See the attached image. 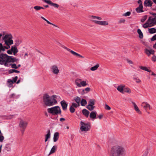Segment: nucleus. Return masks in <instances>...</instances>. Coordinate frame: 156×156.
Wrapping results in <instances>:
<instances>
[{"mask_svg":"<svg viewBox=\"0 0 156 156\" xmlns=\"http://www.w3.org/2000/svg\"><path fill=\"white\" fill-rule=\"evenodd\" d=\"M126 154L125 147L119 141L114 140L109 151V156H125Z\"/></svg>","mask_w":156,"mask_h":156,"instance_id":"nucleus-1","label":"nucleus"},{"mask_svg":"<svg viewBox=\"0 0 156 156\" xmlns=\"http://www.w3.org/2000/svg\"><path fill=\"white\" fill-rule=\"evenodd\" d=\"M18 60L12 56H9L6 54H1L0 55V64L4 65L6 66H10V63L16 62Z\"/></svg>","mask_w":156,"mask_h":156,"instance_id":"nucleus-2","label":"nucleus"},{"mask_svg":"<svg viewBox=\"0 0 156 156\" xmlns=\"http://www.w3.org/2000/svg\"><path fill=\"white\" fill-rule=\"evenodd\" d=\"M57 98V96L56 95H54L50 97L49 95L46 94L43 96V101L46 105L51 106L57 103L55 99Z\"/></svg>","mask_w":156,"mask_h":156,"instance_id":"nucleus-3","label":"nucleus"},{"mask_svg":"<svg viewBox=\"0 0 156 156\" xmlns=\"http://www.w3.org/2000/svg\"><path fill=\"white\" fill-rule=\"evenodd\" d=\"M156 25V17L149 16L146 22L142 25V27L146 28L152 27Z\"/></svg>","mask_w":156,"mask_h":156,"instance_id":"nucleus-4","label":"nucleus"},{"mask_svg":"<svg viewBox=\"0 0 156 156\" xmlns=\"http://www.w3.org/2000/svg\"><path fill=\"white\" fill-rule=\"evenodd\" d=\"M47 111L48 113L54 115L61 114V109L58 106L48 108L47 109Z\"/></svg>","mask_w":156,"mask_h":156,"instance_id":"nucleus-5","label":"nucleus"},{"mask_svg":"<svg viewBox=\"0 0 156 156\" xmlns=\"http://www.w3.org/2000/svg\"><path fill=\"white\" fill-rule=\"evenodd\" d=\"M12 36L10 34H7L3 37L2 39L6 45H11L13 44Z\"/></svg>","mask_w":156,"mask_h":156,"instance_id":"nucleus-6","label":"nucleus"},{"mask_svg":"<svg viewBox=\"0 0 156 156\" xmlns=\"http://www.w3.org/2000/svg\"><path fill=\"white\" fill-rule=\"evenodd\" d=\"M80 129L81 131L86 132L89 131L90 129V123L89 122L85 123L81 121Z\"/></svg>","mask_w":156,"mask_h":156,"instance_id":"nucleus-7","label":"nucleus"},{"mask_svg":"<svg viewBox=\"0 0 156 156\" xmlns=\"http://www.w3.org/2000/svg\"><path fill=\"white\" fill-rule=\"evenodd\" d=\"M28 123L27 122L22 119H20L19 123V126L21 129L22 134L23 133L24 130L27 126Z\"/></svg>","mask_w":156,"mask_h":156,"instance_id":"nucleus-8","label":"nucleus"},{"mask_svg":"<svg viewBox=\"0 0 156 156\" xmlns=\"http://www.w3.org/2000/svg\"><path fill=\"white\" fill-rule=\"evenodd\" d=\"M75 83L78 87H85L87 85L86 81H82L81 79L79 78L75 80Z\"/></svg>","mask_w":156,"mask_h":156,"instance_id":"nucleus-9","label":"nucleus"},{"mask_svg":"<svg viewBox=\"0 0 156 156\" xmlns=\"http://www.w3.org/2000/svg\"><path fill=\"white\" fill-rule=\"evenodd\" d=\"M51 72L55 75H58L60 71L58 67L56 65H52L50 67Z\"/></svg>","mask_w":156,"mask_h":156,"instance_id":"nucleus-10","label":"nucleus"},{"mask_svg":"<svg viewBox=\"0 0 156 156\" xmlns=\"http://www.w3.org/2000/svg\"><path fill=\"white\" fill-rule=\"evenodd\" d=\"M141 106L147 112V110H150L152 109V108L150 105L147 102L144 101L142 103Z\"/></svg>","mask_w":156,"mask_h":156,"instance_id":"nucleus-11","label":"nucleus"},{"mask_svg":"<svg viewBox=\"0 0 156 156\" xmlns=\"http://www.w3.org/2000/svg\"><path fill=\"white\" fill-rule=\"evenodd\" d=\"M59 44L60 45V46L63 48H64L66 50L70 52L71 54H72L74 56H79L81 58H83V57L81 56V55L79 54L74 52L73 50H71L70 49L67 48L64 45L60 43H59Z\"/></svg>","mask_w":156,"mask_h":156,"instance_id":"nucleus-12","label":"nucleus"},{"mask_svg":"<svg viewBox=\"0 0 156 156\" xmlns=\"http://www.w3.org/2000/svg\"><path fill=\"white\" fill-rule=\"evenodd\" d=\"M90 18L91 19V20L96 24H97L98 22L99 21L98 20H102L101 18L100 17L95 16L93 15L90 16Z\"/></svg>","mask_w":156,"mask_h":156,"instance_id":"nucleus-13","label":"nucleus"},{"mask_svg":"<svg viewBox=\"0 0 156 156\" xmlns=\"http://www.w3.org/2000/svg\"><path fill=\"white\" fill-rule=\"evenodd\" d=\"M144 52L149 57L151 55H154V54L155 51L149 48H146L144 49Z\"/></svg>","mask_w":156,"mask_h":156,"instance_id":"nucleus-14","label":"nucleus"},{"mask_svg":"<svg viewBox=\"0 0 156 156\" xmlns=\"http://www.w3.org/2000/svg\"><path fill=\"white\" fill-rule=\"evenodd\" d=\"M132 103L133 105L134 109L136 112L139 114H142V112L140 111L136 103L134 102H132Z\"/></svg>","mask_w":156,"mask_h":156,"instance_id":"nucleus-15","label":"nucleus"},{"mask_svg":"<svg viewBox=\"0 0 156 156\" xmlns=\"http://www.w3.org/2000/svg\"><path fill=\"white\" fill-rule=\"evenodd\" d=\"M153 3L150 0H145L144 2V6L145 7H151Z\"/></svg>","mask_w":156,"mask_h":156,"instance_id":"nucleus-16","label":"nucleus"},{"mask_svg":"<svg viewBox=\"0 0 156 156\" xmlns=\"http://www.w3.org/2000/svg\"><path fill=\"white\" fill-rule=\"evenodd\" d=\"M60 103L63 110H66L68 105L67 103L64 100L62 101Z\"/></svg>","mask_w":156,"mask_h":156,"instance_id":"nucleus-17","label":"nucleus"},{"mask_svg":"<svg viewBox=\"0 0 156 156\" xmlns=\"http://www.w3.org/2000/svg\"><path fill=\"white\" fill-rule=\"evenodd\" d=\"M11 49L12 52L13 53V55H16V53H17L18 51V50L16 47V46L15 45L12 46L11 47Z\"/></svg>","mask_w":156,"mask_h":156,"instance_id":"nucleus-18","label":"nucleus"},{"mask_svg":"<svg viewBox=\"0 0 156 156\" xmlns=\"http://www.w3.org/2000/svg\"><path fill=\"white\" fill-rule=\"evenodd\" d=\"M97 112L96 111H92L90 114V117L92 120H94L96 118Z\"/></svg>","mask_w":156,"mask_h":156,"instance_id":"nucleus-19","label":"nucleus"},{"mask_svg":"<svg viewBox=\"0 0 156 156\" xmlns=\"http://www.w3.org/2000/svg\"><path fill=\"white\" fill-rule=\"evenodd\" d=\"M97 24L101 26H105L108 25V22L107 21H99L98 22Z\"/></svg>","mask_w":156,"mask_h":156,"instance_id":"nucleus-20","label":"nucleus"},{"mask_svg":"<svg viewBox=\"0 0 156 156\" xmlns=\"http://www.w3.org/2000/svg\"><path fill=\"white\" fill-rule=\"evenodd\" d=\"M125 86L124 85H121L118 86L117 88V90L119 92L122 93L123 92V88L125 87Z\"/></svg>","mask_w":156,"mask_h":156,"instance_id":"nucleus-21","label":"nucleus"},{"mask_svg":"<svg viewBox=\"0 0 156 156\" xmlns=\"http://www.w3.org/2000/svg\"><path fill=\"white\" fill-rule=\"evenodd\" d=\"M59 134V133L58 132H56L54 133L53 136V141L54 142H56L58 140Z\"/></svg>","mask_w":156,"mask_h":156,"instance_id":"nucleus-22","label":"nucleus"},{"mask_svg":"<svg viewBox=\"0 0 156 156\" xmlns=\"http://www.w3.org/2000/svg\"><path fill=\"white\" fill-rule=\"evenodd\" d=\"M136 11L137 13H141L144 12L143 6H139L136 9Z\"/></svg>","mask_w":156,"mask_h":156,"instance_id":"nucleus-23","label":"nucleus"},{"mask_svg":"<svg viewBox=\"0 0 156 156\" xmlns=\"http://www.w3.org/2000/svg\"><path fill=\"white\" fill-rule=\"evenodd\" d=\"M82 113L86 117H88L89 116V112L85 109H84L82 110Z\"/></svg>","mask_w":156,"mask_h":156,"instance_id":"nucleus-24","label":"nucleus"},{"mask_svg":"<svg viewBox=\"0 0 156 156\" xmlns=\"http://www.w3.org/2000/svg\"><path fill=\"white\" fill-rule=\"evenodd\" d=\"M90 90V88L89 87H87L85 89H83L82 90L81 94L83 95L87 93Z\"/></svg>","mask_w":156,"mask_h":156,"instance_id":"nucleus-25","label":"nucleus"},{"mask_svg":"<svg viewBox=\"0 0 156 156\" xmlns=\"http://www.w3.org/2000/svg\"><path fill=\"white\" fill-rule=\"evenodd\" d=\"M14 83L11 79H9L7 80V86L9 87H12Z\"/></svg>","mask_w":156,"mask_h":156,"instance_id":"nucleus-26","label":"nucleus"},{"mask_svg":"<svg viewBox=\"0 0 156 156\" xmlns=\"http://www.w3.org/2000/svg\"><path fill=\"white\" fill-rule=\"evenodd\" d=\"M51 136V133L50 130H48V133L45 135V142H47L48 139L50 138Z\"/></svg>","mask_w":156,"mask_h":156,"instance_id":"nucleus-27","label":"nucleus"},{"mask_svg":"<svg viewBox=\"0 0 156 156\" xmlns=\"http://www.w3.org/2000/svg\"><path fill=\"white\" fill-rule=\"evenodd\" d=\"M99 66L100 65L99 64H97L95 66L91 67L90 68V70L92 71H95L98 69L99 67Z\"/></svg>","mask_w":156,"mask_h":156,"instance_id":"nucleus-28","label":"nucleus"},{"mask_svg":"<svg viewBox=\"0 0 156 156\" xmlns=\"http://www.w3.org/2000/svg\"><path fill=\"white\" fill-rule=\"evenodd\" d=\"M57 147L56 145L54 146L53 147L51 148L49 154H53L55 152L56 149H57Z\"/></svg>","mask_w":156,"mask_h":156,"instance_id":"nucleus-29","label":"nucleus"},{"mask_svg":"<svg viewBox=\"0 0 156 156\" xmlns=\"http://www.w3.org/2000/svg\"><path fill=\"white\" fill-rule=\"evenodd\" d=\"M137 32L139 34V37L140 39H142L143 37V35L141 30L138 29H137Z\"/></svg>","mask_w":156,"mask_h":156,"instance_id":"nucleus-30","label":"nucleus"},{"mask_svg":"<svg viewBox=\"0 0 156 156\" xmlns=\"http://www.w3.org/2000/svg\"><path fill=\"white\" fill-rule=\"evenodd\" d=\"M148 32L151 34L156 33V29L154 28H152L148 29Z\"/></svg>","mask_w":156,"mask_h":156,"instance_id":"nucleus-31","label":"nucleus"},{"mask_svg":"<svg viewBox=\"0 0 156 156\" xmlns=\"http://www.w3.org/2000/svg\"><path fill=\"white\" fill-rule=\"evenodd\" d=\"M74 100L77 103L80 105L81 99L78 96L74 98Z\"/></svg>","mask_w":156,"mask_h":156,"instance_id":"nucleus-32","label":"nucleus"},{"mask_svg":"<svg viewBox=\"0 0 156 156\" xmlns=\"http://www.w3.org/2000/svg\"><path fill=\"white\" fill-rule=\"evenodd\" d=\"M80 104L82 106H85L86 105L87 102L85 99H83L81 100Z\"/></svg>","mask_w":156,"mask_h":156,"instance_id":"nucleus-33","label":"nucleus"},{"mask_svg":"<svg viewBox=\"0 0 156 156\" xmlns=\"http://www.w3.org/2000/svg\"><path fill=\"white\" fill-rule=\"evenodd\" d=\"M21 41L19 39H16L15 41L16 46H18L21 43Z\"/></svg>","mask_w":156,"mask_h":156,"instance_id":"nucleus-34","label":"nucleus"},{"mask_svg":"<svg viewBox=\"0 0 156 156\" xmlns=\"http://www.w3.org/2000/svg\"><path fill=\"white\" fill-rule=\"evenodd\" d=\"M95 106L90 105H88L87 107V108L90 111L93 110Z\"/></svg>","mask_w":156,"mask_h":156,"instance_id":"nucleus-35","label":"nucleus"},{"mask_svg":"<svg viewBox=\"0 0 156 156\" xmlns=\"http://www.w3.org/2000/svg\"><path fill=\"white\" fill-rule=\"evenodd\" d=\"M139 67L140 69L144 70H145L149 72H151V70L148 69L146 67L140 66Z\"/></svg>","mask_w":156,"mask_h":156,"instance_id":"nucleus-36","label":"nucleus"},{"mask_svg":"<svg viewBox=\"0 0 156 156\" xmlns=\"http://www.w3.org/2000/svg\"><path fill=\"white\" fill-rule=\"evenodd\" d=\"M147 15H145L143 16L140 19V21L142 23L144 22L147 19Z\"/></svg>","mask_w":156,"mask_h":156,"instance_id":"nucleus-37","label":"nucleus"},{"mask_svg":"<svg viewBox=\"0 0 156 156\" xmlns=\"http://www.w3.org/2000/svg\"><path fill=\"white\" fill-rule=\"evenodd\" d=\"M14 72L17 73H19L20 72L19 71L16 70L14 69H11L9 70V73H12Z\"/></svg>","mask_w":156,"mask_h":156,"instance_id":"nucleus-38","label":"nucleus"},{"mask_svg":"<svg viewBox=\"0 0 156 156\" xmlns=\"http://www.w3.org/2000/svg\"><path fill=\"white\" fill-rule=\"evenodd\" d=\"M5 51L4 46H3L2 44L0 43V53L2 52H3Z\"/></svg>","mask_w":156,"mask_h":156,"instance_id":"nucleus-39","label":"nucleus"},{"mask_svg":"<svg viewBox=\"0 0 156 156\" xmlns=\"http://www.w3.org/2000/svg\"><path fill=\"white\" fill-rule=\"evenodd\" d=\"M133 79L137 83H140L141 82V80L137 77H134Z\"/></svg>","mask_w":156,"mask_h":156,"instance_id":"nucleus-40","label":"nucleus"},{"mask_svg":"<svg viewBox=\"0 0 156 156\" xmlns=\"http://www.w3.org/2000/svg\"><path fill=\"white\" fill-rule=\"evenodd\" d=\"M95 100L94 99H90L89 101V104L90 105L94 106L95 104Z\"/></svg>","mask_w":156,"mask_h":156,"instance_id":"nucleus-41","label":"nucleus"},{"mask_svg":"<svg viewBox=\"0 0 156 156\" xmlns=\"http://www.w3.org/2000/svg\"><path fill=\"white\" fill-rule=\"evenodd\" d=\"M126 22V20L123 18L120 19L118 21L119 24L124 23Z\"/></svg>","mask_w":156,"mask_h":156,"instance_id":"nucleus-42","label":"nucleus"},{"mask_svg":"<svg viewBox=\"0 0 156 156\" xmlns=\"http://www.w3.org/2000/svg\"><path fill=\"white\" fill-rule=\"evenodd\" d=\"M124 91L125 92H127L128 93H131V90L129 88H126L124 89Z\"/></svg>","mask_w":156,"mask_h":156,"instance_id":"nucleus-43","label":"nucleus"},{"mask_svg":"<svg viewBox=\"0 0 156 156\" xmlns=\"http://www.w3.org/2000/svg\"><path fill=\"white\" fill-rule=\"evenodd\" d=\"M80 106V105L78 104L77 103H76L74 102H73L72 103V105L71 106H73L74 108H77L79 106Z\"/></svg>","mask_w":156,"mask_h":156,"instance_id":"nucleus-44","label":"nucleus"},{"mask_svg":"<svg viewBox=\"0 0 156 156\" xmlns=\"http://www.w3.org/2000/svg\"><path fill=\"white\" fill-rule=\"evenodd\" d=\"M69 110L71 113H73L75 112V109L73 107L71 106Z\"/></svg>","mask_w":156,"mask_h":156,"instance_id":"nucleus-45","label":"nucleus"},{"mask_svg":"<svg viewBox=\"0 0 156 156\" xmlns=\"http://www.w3.org/2000/svg\"><path fill=\"white\" fill-rule=\"evenodd\" d=\"M153 55V56L151 57V60L152 62H156V56L154 54Z\"/></svg>","mask_w":156,"mask_h":156,"instance_id":"nucleus-46","label":"nucleus"},{"mask_svg":"<svg viewBox=\"0 0 156 156\" xmlns=\"http://www.w3.org/2000/svg\"><path fill=\"white\" fill-rule=\"evenodd\" d=\"M131 14L130 12H127L123 15V16H129Z\"/></svg>","mask_w":156,"mask_h":156,"instance_id":"nucleus-47","label":"nucleus"},{"mask_svg":"<svg viewBox=\"0 0 156 156\" xmlns=\"http://www.w3.org/2000/svg\"><path fill=\"white\" fill-rule=\"evenodd\" d=\"M10 65L11 66V67L12 68L15 69H17L18 68V67L16 66V65L15 64H10Z\"/></svg>","mask_w":156,"mask_h":156,"instance_id":"nucleus-48","label":"nucleus"},{"mask_svg":"<svg viewBox=\"0 0 156 156\" xmlns=\"http://www.w3.org/2000/svg\"><path fill=\"white\" fill-rule=\"evenodd\" d=\"M50 5L56 8H58L59 7V5L58 4L56 3H53L52 2Z\"/></svg>","mask_w":156,"mask_h":156,"instance_id":"nucleus-49","label":"nucleus"},{"mask_svg":"<svg viewBox=\"0 0 156 156\" xmlns=\"http://www.w3.org/2000/svg\"><path fill=\"white\" fill-rule=\"evenodd\" d=\"M105 109L108 110H109L111 109V108L107 104L105 105Z\"/></svg>","mask_w":156,"mask_h":156,"instance_id":"nucleus-50","label":"nucleus"},{"mask_svg":"<svg viewBox=\"0 0 156 156\" xmlns=\"http://www.w3.org/2000/svg\"><path fill=\"white\" fill-rule=\"evenodd\" d=\"M34 8L36 11H38L40 10V6H35L34 7Z\"/></svg>","mask_w":156,"mask_h":156,"instance_id":"nucleus-51","label":"nucleus"},{"mask_svg":"<svg viewBox=\"0 0 156 156\" xmlns=\"http://www.w3.org/2000/svg\"><path fill=\"white\" fill-rule=\"evenodd\" d=\"M18 79V77L16 76L12 79V81L13 83H15Z\"/></svg>","mask_w":156,"mask_h":156,"instance_id":"nucleus-52","label":"nucleus"},{"mask_svg":"<svg viewBox=\"0 0 156 156\" xmlns=\"http://www.w3.org/2000/svg\"><path fill=\"white\" fill-rule=\"evenodd\" d=\"M44 1L47 3L48 4L50 5L51 4L52 2L50 0H44Z\"/></svg>","mask_w":156,"mask_h":156,"instance_id":"nucleus-53","label":"nucleus"},{"mask_svg":"<svg viewBox=\"0 0 156 156\" xmlns=\"http://www.w3.org/2000/svg\"><path fill=\"white\" fill-rule=\"evenodd\" d=\"M4 137L2 135H0V141L2 142L4 139Z\"/></svg>","mask_w":156,"mask_h":156,"instance_id":"nucleus-54","label":"nucleus"},{"mask_svg":"<svg viewBox=\"0 0 156 156\" xmlns=\"http://www.w3.org/2000/svg\"><path fill=\"white\" fill-rule=\"evenodd\" d=\"M137 3L139 4V6H143L142 5V2L141 0H139Z\"/></svg>","mask_w":156,"mask_h":156,"instance_id":"nucleus-55","label":"nucleus"},{"mask_svg":"<svg viewBox=\"0 0 156 156\" xmlns=\"http://www.w3.org/2000/svg\"><path fill=\"white\" fill-rule=\"evenodd\" d=\"M41 18L43 20H44L48 24H50V22H49L48 20H46V19H45L43 17L41 16Z\"/></svg>","mask_w":156,"mask_h":156,"instance_id":"nucleus-56","label":"nucleus"},{"mask_svg":"<svg viewBox=\"0 0 156 156\" xmlns=\"http://www.w3.org/2000/svg\"><path fill=\"white\" fill-rule=\"evenodd\" d=\"M126 61H127V62L128 63H129V64H133V62L132 61H131V60H129V59H127L126 60Z\"/></svg>","mask_w":156,"mask_h":156,"instance_id":"nucleus-57","label":"nucleus"},{"mask_svg":"<svg viewBox=\"0 0 156 156\" xmlns=\"http://www.w3.org/2000/svg\"><path fill=\"white\" fill-rule=\"evenodd\" d=\"M155 40H156V34L154 36L151 38V40L152 41H154Z\"/></svg>","mask_w":156,"mask_h":156,"instance_id":"nucleus-58","label":"nucleus"},{"mask_svg":"<svg viewBox=\"0 0 156 156\" xmlns=\"http://www.w3.org/2000/svg\"><path fill=\"white\" fill-rule=\"evenodd\" d=\"M7 53L8 54H10V55H11L12 53V51L11 50V49L10 50H8L7 51Z\"/></svg>","mask_w":156,"mask_h":156,"instance_id":"nucleus-59","label":"nucleus"},{"mask_svg":"<svg viewBox=\"0 0 156 156\" xmlns=\"http://www.w3.org/2000/svg\"><path fill=\"white\" fill-rule=\"evenodd\" d=\"M7 45L8 46H4V48L5 49H8L10 48V45Z\"/></svg>","mask_w":156,"mask_h":156,"instance_id":"nucleus-60","label":"nucleus"},{"mask_svg":"<svg viewBox=\"0 0 156 156\" xmlns=\"http://www.w3.org/2000/svg\"><path fill=\"white\" fill-rule=\"evenodd\" d=\"M65 119H64V118H61L60 119V121L61 122H63V121H65Z\"/></svg>","mask_w":156,"mask_h":156,"instance_id":"nucleus-61","label":"nucleus"},{"mask_svg":"<svg viewBox=\"0 0 156 156\" xmlns=\"http://www.w3.org/2000/svg\"><path fill=\"white\" fill-rule=\"evenodd\" d=\"M103 115H100L98 116V118L99 119H101L103 117Z\"/></svg>","mask_w":156,"mask_h":156,"instance_id":"nucleus-62","label":"nucleus"},{"mask_svg":"<svg viewBox=\"0 0 156 156\" xmlns=\"http://www.w3.org/2000/svg\"><path fill=\"white\" fill-rule=\"evenodd\" d=\"M51 24V25H53V26L56 27H58V26L57 25H56L54 24H53L52 23H51L50 22V24Z\"/></svg>","mask_w":156,"mask_h":156,"instance_id":"nucleus-63","label":"nucleus"},{"mask_svg":"<svg viewBox=\"0 0 156 156\" xmlns=\"http://www.w3.org/2000/svg\"><path fill=\"white\" fill-rule=\"evenodd\" d=\"M153 47L154 48H156V42L153 45Z\"/></svg>","mask_w":156,"mask_h":156,"instance_id":"nucleus-64","label":"nucleus"}]
</instances>
